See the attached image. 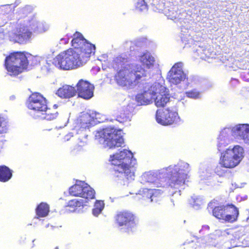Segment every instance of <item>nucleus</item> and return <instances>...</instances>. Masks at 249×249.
Here are the masks:
<instances>
[{
    "mask_svg": "<svg viewBox=\"0 0 249 249\" xmlns=\"http://www.w3.org/2000/svg\"><path fill=\"white\" fill-rule=\"evenodd\" d=\"M190 171L189 164L179 161L177 164L170 165L159 171L145 172L141 177V183H148L154 187L161 189L170 187L175 191L171 192L173 197L180 196L182 189L185 188V179Z\"/></svg>",
    "mask_w": 249,
    "mask_h": 249,
    "instance_id": "f257e3e1",
    "label": "nucleus"
},
{
    "mask_svg": "<svg viewBox=\"0 0 249 249\" xmlns=\"http://www.w3.org/2000/svg\"><path fill=\"white\" fill-rule=\"evenodd\" d=\"M71 40L73 49H70L63 52V70L77 68L85 64L95 50V46L89 43L79 32L73 34Z\"/></svg>",
    "mask_w": 249,
    "mask_h": 249,
    "instance_id": "f03ea898",
    "label": "nucleus"
},
{
    "mask_svg": "<svg viewBox=\"0 0 249 249\" xmlns=\"http://www.w3.org/2000/svg\"><path fill=\"white\" fill-rule=\"evenodd\" d=\"M110 161L113 166L111 170L114 180L121 185H127L134 179V165L136 160L130 150L123 149L110 155Z\"/></svg>",
    "mask_w": 249,
    "mask_h": 249,
    "instance_id": "7ed1b4c3",
    "label": "nucleus"
},
{
    "mask_svg": "<svg viewBox=\"0 0 249 249\" xmlns=\"http://www.w3.org/2000/svg\"><path fill=\"white\" fill-rule=\"evenodd\" d=\"M147 77L146 71L141 66L132 65L129 69L120 70L115 75L117 84L125 89H132L141 81L146 80Z\"/></svg>",
    "mask_w": 249,
    "mask_h": 249,
    "instance_id": "20e7f679",
    "label": "nucleus"
},
{
    "mask_svg": "<svg viewBox=\"0 0 249 249\" xmlns=\"http://www.w3.org/2000/svg\"><path fill=\"white\" fill-rule=\"evenodd\" d=\"M31 54L25 51H15L9 53L4 59L3 66L8 74L17 76L28 69V58Z\"/></svg>",
    "mask_w": 249,
    "mask_h": 249,
    "instance_id": "39448f33",
    "label": "nucleus"
},
{
    "mask_svg": "<svg viewBox=\"0 0 249 249\" xmlns=\"http://www.w3.org/2000/svg\"><path fill=\"white\" fill-rule=\"evenodd\" d=\"M95 140L105 147L109 149L121 147L124 143L120 129L109 127L98 131L95 135Z\"/></svg>",
    "mask_w": 249,
    "mask_h": 249,
    "instance_id": "423d86ee",
    "label": "nucleus"
},
{
    "mask_svg": "<svg viewBox=\"0 0 249 249\" xmlns=\"http://www.w3.org/2000/svg\"><path fill=\"white\" fill-rule=\"evenodd\" d=\"M249 128L248 124H239L231 127H225L220 133L218 138L217 149L221 152L233 138L242 140L245 137L247 129Z\"/></svg>",
    "mask_w": 249,
    "mask_h": 249,
    "instance_id": "0eeeda50",
    "label": "nucleus"
},
{
    "mask_svg": "<svg viewBox=\"0 0 249 249\" xmlns=\"http://www.w3.org/2000/svg\"><path fill=\"white\" fill-rule=\"evenodd\" d=\"M243 148L239 145L231 146L221 153L220 164L225 168H231L237 166L243 158Z\"/></svg>",
    "mask_w": 249,
    "mask_h": 249,
    "instance_id": "6e6552de",
    "label": "nucleus"
},
{
    "mask_svg": "<svg viewBox=\"0 0 249 249\" xmlns=\"http://www.w3.org/2000/svg\"><path fill=\"white\" fill-rule=\"evenodd\" d=\"M76 125L75 129L78 131L77 134L79 136L78 137L79 141L78 144L80 146L84 145L87 142V129H89V127L94 125L95 123L93 120V117L88 113H81V114L77 119L76 121Z\"/></svg>",
    "mask_w": 249,
    "mask_h": 249,
    "instance_id": "1a4fd4ad",
    "label": "nucleus"
},
{
    "mask_svg": "<svg viewBox=\"0 0 249 249\" xmlns=\"http://www.w3.org/2000/svg\"><path fill=\"white\" fill-rule=\"evenodd\" d=\"M165 87L159 83H155L152 85L145 83L143 87V92L138 94L136 100L141 105H148L153 102L158 92H164Z\"/></svg>",
    "mask_w": 249,
    "mask_h": 249,
    "instance_id": "9d476101",
    "label": "nucleus"
},
{
    "mask_svg": "<svg viewBox=\"0 0 249 249\" xmlns=\"http://www.w3.org/2000/svg\"><path fill=\"white\" fill-rule=\"evenodd\" d=\"M183 65L182 62L176 63L168 73L167 78L170 83L175 85L182 82V88L186 89L188 86L189 83L186 75L182 70Z\"/></svg>",
    "mask_w": 249,
    "mask_h": 249,
    "instance_id": "9b49d317",
    "label": "nucleus"
},
{
    "mask_svg": "<svg viewBox=\"0 0 249 249\" xmlns=\"http://www.w3.org/2000/svg\"><path fill=\"white\" fill-rule=\"evenodd\" d=\"M69 194L74 196L93 199L95 192L93 189L84 181L76 180V183L69 188Z\"/></svg>",
    "mask_w": 249,
    "mask_h": 249,
    "instance_id": "f8f14e48",
    "label": "nucleus"
},
{
    "mask_svg": "<svg viewBox=\"0 0 249 249\" xmlns=\"http://www.w3.org/2000/svg\"><path fill=\"white\" fill-rule=\"evenodd\" d=\"M27 107L31 110L37 112L47 111V104L46 98L40 93H32L27 100Z\"/></svg>",
    "mask_w": 249,
    "mask_h": 249,
    "instance_id": "ddd939ff",
    "label": "nucleus"
},
{
    "mask_svg": "<svg viewBox=\"0 0 249 249\" xmlns=\"http://www.w3.org/2000/svg\"><path fill=\"white\" fill-rule=\"evenodd\" d=\"M156 118L157 122L163 125L176 123L179 119L177 112L169 108L165 109L162 111L158 110Z\"/></svg>",
    "mask_w": 249,
    "mask_h": 249,
    "instance_id": "4468645a",
    "label": "nucleus"
},
{
    "mask_svg": "<svg viewBox=\"0 0 249 249\" xmlns=\"http://www.w3.org/2000/svg\"><path fill=\"white\" fill-rule=\"evenodd\" d=\"M116 220L119 226H124L128 232L132 231L137 225L135 216L129 212H123L118 214Z\"/></svg>",
    "mask_w": 249,
    "mask_h": 249,
    "instance_id": "2eb2a0df",
    "label": "nucleus"
},
{
    "mask_svg": "<svg viewBox=\"0 0 249 249\" xmlns=\"http://www.w3.org/2000/svg\"><path fill=\"white\" fill-rule=\"evenodd\" d=\"M78 96L89 100L93 96L94 86L87 81L81 79L76 85Z\"/></svg>",
    "mask_w": 249,
    "mask_h": 249,
    "instance_id": "dca6fc26",
    "label": "nucleus"
},
{
    "mask_svg": "<svg viewBox=\"0 0 249 249\" xmlns=\"http://www.w3.org/2000/svg\"><path fill=\"white\" fill-rule=\"evenodd\" d=\"M128 57L124 54L115 57L113 60L112 64L113 68L119 71L120 70L129 69L132 65H135V64H128Z\"/></svg>",
    "mask_w": 249,
    "mask_h": 249,
    "instance_id": "f3484780",
    "label": "nucleus"
},
{
    "mask_svg": "<svg viewBox=\"0 0 249 249\" xmlns=\"http://www.w3.org/2000/svg\"><path fill=\"white\" fill-rule=\"evenodd\" d=\"M32 36V32L27 27L23 26L18 29L15 35V38L19 44H24L30 40Z\"/></svg>",
    "mask_w": 249,
    "mask_h": 249,
    "instance_id": "a211bd4d",
    "label": "nucleus"
},
{
    "mask_svg": "<svg viewBox=\"0 0 249 249\" xmlns=\"http://www.w3.org/2000/svg\"><path fill=\"white\" fill-rule=\"evenodd\" d=\"M83 203L84 201L82 199L79 200L76 199L71 200L63 207V213H79L80 209H78V208L81 206L83 207Z\"/></svg>",
    "mask_w": 249,
    "mask_h": 249,
    "instance_id": "6ab92c4d",
    "label": "nucleus"
},
{
    "mask_svg": "<svg viewBox=\"0 0 249 249\" xmlns=\"http://www.w3.org/2000/svg\"><path fill=\"white\" fill-rule=\"evenodd\" d=\"M129 105L120 107L116 114L115 121L120 123H124L127 121H130L131 111Z\"/></svg>",
    "mask_w": 249,
    "mask_h": 249,
    "instance_id": "aec40b11",
    "label": "nucleus"
},
{
    "mask_svg": "<svg viewBox=\"0 0 249 249\" xmlns=\"http://www.w3.org/2000/svg\"><path fill=\"white\" fill-rule=\"evenodd\" d=\"M225 220L228 222H233L236 220L239 215L237 208L233 205H227L225 206Z\"/></svg>",
    "mask_w": 249,
    "mask_h": 249,
    "instance_id": "412c9836",
    "label": "nucleus"
},
{
    "mask_svg": "<svg viewBox=\"0 0 249 249\" xmlns=\"http://www.w3.org/2000/svg\"><path fill=\"white\" fill-rule=\"evenodd\" d=\"M163 190L161 189H143L142 191H140L141 194L142 195L143 197H145L150 200V202L157 201V199L154 200L155 197H157L159 195L161 194L163 192Z\"/></svg>",
    "mask_w": 249,
    "mask_h": 249,
    "instance_id": "4be33fe9",
    "label": "nucleus"
},
{
    "mask_svg": "<svg viewBox=\"0 0 249 249\" xmlns=\"http://www.w3.org/2000/svg\"><path fill=\"white\" fill-rule=\"evenodd\" d=\"M167 89L165 88L164 92H158L159 93L156 95L154 102L157 107H164L169 101L170 98L167 94Z\"/></svg>",
    "mask_w": 249,
    "mask_h": 249,
    "instance_id": "5701e85b",
    "label": "nucleus"
},
{
    "mask_svg": "<svg viewBox=\"0 0 249 249\" xmlns=\"http://www.w3.org/2000/svg\"><path fill=\"white\" fill-rule=\"evenodd\" d=\"M13 171L6 165H0V182H6L12 177Z\"/></svg>",
    "mask_w": 249,
    "mask_h": 249,
    "instance_id": "b1692460",
    "label": "nucleus"
},
{
    "mask_svg": "<svg viewBox=\"0 0 249 249\" xmlns=\"http://www.w3.org/2000/svg\"><path fill=\"white\" fill-rule=\"evenodd\" d=\"M49 211V206L45 202H41L36 209V213L37 218L46 217L48 215Z\"/></svg>",
    "mask_w": 249,
    "mask_h": 249,
    "instance_id": "393cba45",
    "label": "nucleus"
},
{
    "mask_svg": "<svg viewBox=\"0 0 249 249\" xmlns=\"http://www.w3.org/2000/svg\"><path fill=\"white\" fill-rule=\"evenodd\" d=\"M212 203H210L208 205V209H213V214L214 216L218 219H223L225 220V206H215L214 208L211 207Z\"/></svg>",
    "mask_w": 249,
    "mask_h": 249,
    "instance_id": "a878e982",
    "label": "nucleus"
},
{
    "mask_svg": "<svg viewBox=\"0 0 249 249\" xmlns=\"http://www.w3.org/2000/svg\"><path fill=\"white\" fill-rule=\"evenodd\" d=\"M139 59L142 64L145 66L147 68H150L151 66H153L155 61L154 58L149 52L143 53L142 55L140 56Z\"/></svg>",
    "mask_w": 249,
    "mask_h": 249,
    "instance_id": "bb28decb",
    "label": "nucleus"
},
{
    "mask_svg": "<svg viewBox=\"0 0 249 249\" xmlns=\"http://www.w3.org/2000/svg\"><path fill=\"white\" fill-rule=\"evenodd\" d=\"M76 90L73 87L70 85H63V98H70L73 97Z\"/></svg>",
    "mask_w": 249,
    "mask_h": 249,
    "instance_id": "cd10ccee",
    "label": "nucleus"
},
{
    "mask_svg": "<svg viewBox=\"0 0 249 249\" xmlns=\"http://www.w3.org/2000/svg\"><path fill=\"white\" fill-rule=\"evenodd\" d=\"M189 203L195 209L198 210L203 203L202 199L200 196H194L189 200Z\"/></svg>",
    "mask_w": 249,
    "mask_h": 249,
    "instance_id": "c85d7f7f",
    "label": "nucleus"
},
{
    "mask_svg": "<svg viewBox=\"0 0 249 249\" xmlns=\"http://www.w3.org/2000/svg\"><path fill=\"white\" fill-rule=\"evenodd\" d=\"M164 11L165 15L168 17V18H170L172 20H175L179 18V15L178 13L176 10L173 8H171L170 9L165 8Z\"/></svg>",
    "mask_w": 249,
    "mask_h": 249,
    "instance_id": "c756f323",
    "label": "nucleus"
},
{
    "mask_svg": "<svg viewBox=\"0 0 249 249\" xmlns=\"http://www.w3.org/2000/svg\"><path fill=\"white\" fill-rule=\"evenodd\" d=\"M6 132L7 128L5 127H2L1 129L0 130V154L4 152L6 147L4 137L2 135V134L6 133Z\"/></svg>",
    "mask_w": 249,
    "mask_h": 249,
    "instance_id": "7c9ffc66",
    "label": "nucleus"
},
{
    "mask_svg": "<svg viewBox=\"0 0 249 249\" xmlns=\"http://www.w3.org/2000/svg\"><path fill=\"white\" fill-rule=\"evenodd\" d=\"M45 114L44 116V118L47 120H52L55 119L58 113L57 111L52 110L50 109L47 108V111H45Z\"/></svg>",
    "mask_w": 249,
    "mask_h": 249,
    "instance_id": "2f4dec72",
    "label": "nucleus"
},
{
    "mask_svg": "<svg viewBox=\"0 0 249 249\" xmlns=\"http://www.w3.org/2000/svg\"><path fill=\"white\" fill-rule=\"evenodd\" d=\"M142 43L138 41L135 43L132 41H126L124 44V47L125 48L129 47L130 51H134L135 50V47H140L142 46Z\"/></svg>",
    "mask_w": 249,
    "mask_h": 249,
    "instance_id": "473e14b6",
    "label": "nucleus"
},
{
    "mask_svg": "<svg viewBox=\"0 0 249 249\" xmlns=\"http://www.w3.org/2000/svg\"><path fill=\"white\" fill-rule=\"evenodd\" d=\"M136 9L140 12L146 11L147 9V7L144 0H138L136 4Z\"/></svg>",
    "mask_w": 249,
    "mask_h": 249,
    "instance_id": "72a5a7b5",
    "label": "nucleus"
},
{
    "mask_svg": "<svg viewBox=\"0 0 249 249\" xmlns=\"http://www.w3.org/2000/svg\"><path fill=\"white\" fill-rule=\"evenodd\" d=\"M53 64L60 69H62V55H57L53 60Z\"/></svg>",
    "mask_w": 249,
    "mask_h": 249,
    "instance_id": "f704fd0d",
    "label": "nucleus"
},
{
    "mask_svg": "<svg viewBox=\"0 0 249 249\" xmlns=\"http://www.w3.org/2000/svg\"><path fill=\"white\" fill-rule=\"evenodd\" d=\"M186 94L188 97L193 99H198L200 98V93L196 89H193L186 92Z\"/></svg>",
    "mask_w": 249,
    "mask_h": 249,
    "instance_id": "c9c22d12",
    "label": "nucleus"
},
{
    "mask_svg": "<svg viewBox=\"0 0 249 249\" xmlns=\"http://www.w3.org/2000/svg\"><path fill=\"white\" fill-rule=\"evenodd\" d=\"M104 207V203L102 201L96 200L94 204V208H97L103 210Z\"/></svg>",
    "mask_w": 249,
    "mask_h": 249,
    "instance_id": "e433bc0d",
    "label": "nucleus"
},
{
    "mask_svg": "<svg viewBox=\"0 0 249 249\" xmlns=\"http://www.w3.org/2000/svg\"><path fill=\"white\" fill-rule=\"evenodd\" d=\"M242 141L246 143H249V128L247 129V131H246L245 137L243 138Z\"/></svg>",
    "mask_w": 249,
    "mask_h": 249,
    "instance_id": "4c0bfd02",
    "label": "nucleus"
},
{
    "mask_svg": "<svg viewBox=\"0 0 249 249\" xmlns=\"http://www.w3.org/2000/svg\"><path fill=\"white\" fill-rule=\"evenodd\" d=\"M220 167H217L215 169V172L219 176H222L225 174L224 171H220Z\"/></svg>",
    "mask_w": 249,
    "mask_h": 249,
    "instance_id": "58836bf2",
    "label": "nucleus"
},
{
    "mask_svg": "<svg viewBox=\"0 0 249 249\" xmlns=\"http://www.w3.org/2000/svg\"><path fill=\"white\" fill-rule=\"evenodd\" d=\"M102 212L101 209L94 208L92 210V213L94 216H98Z\"/></svg>",
    "mask_w": 249,
    "mask_h": 249,
    "instance_id": "ea45409f",
    "label": "nucleus"
},
{
    "mask_svg": "<svg viewBox=\"0 0 249 249\" xmlns=\"http://www.w3.org/2000/svg\"><path fill=\"white\" fill-rule=\"evenodd\" d=\"M56 94H57L59 97H62V89L61 88H59L57 91L56 92Z\"/></svg>",
    "mask_w": 249,
    "mask_h": 249,
    "instance_id": "a19ab883",
    "label": "nucleus"
},
{
    "mask_svg": "<svg viewBox=\"0 0 249 249\" xmlns=\"http://www.w3.org/2000/svg\"><path fill=\"white\" fill-rule=\"evenodd\" d=\"M41 26H42V24L41 23H36V28H35L34 31H36V30H39V32H41V30L40 28H41Z\"/></svg>",
    "mask_w": 249,
    "mask_h": 249,
    "instance_id": "79ce46f5",
    "label": "nucleus"
},
{
    "mask_svg": "<svg viewBox=\"0 0 249 249\" xmlns=\"http://www.w3.org/2000/svg\"><path fill=\"white\" fill-rule=\"evenodd\" d=\"M73 135V132H70L68 135H66L65 136L64 139L66 141H69L70 140V137H72Z\"/></svg>",
    "mask_w": 249,
    "mask_h": 249,
    "instance_id": "37998d69",
    "label": "nucleus"
},
{
    "mask_svg": "<svg viewBox=\"0 0 249 249\" xmlns=\"http://www.w3.org/2000/svg\"><path fill=\"white\" fill-rule=\"evenodd\" d=\"M3 122V118L0 115V127H2V123Z\"/></svg>",
    "mask_w": 249,
    "mask_h": 249,
    "instance_id": "c03bdc74",
    "label": "nucleus"
},
{
    "mask_svg": "<svg viewBox=\"0 0 249 249\" xmlns=\"http://www.w3.org/2000/svg\"><path fill=\"white\" fill-rule=\"evenodd\" d=\"M202 50L204 54H205L206 55H208V53H207L208 51L207 50H206V49H202Z\"/></svg>",
    "mask_w": 249,
    "mask_h": 249,
    "instance_id": "a18cd8bd",
    "label": "nucleus"
},
{
    "mask_svg": "<svg viewBox=\"0 0 249 249\" xmlns=\"http://www.w3.org/2000/svg\"><path fill=\"white\" fill-rule=\"evenodd\" d=\"M209 229V227L207 225H205L202 227V229L208 230Z\"/></svg>",
    "mask_w": 249,
    "mask_h": 249,
    "instance_id": "49530a36",
    "label": "nucleus"
},
{
    "mask_svg": "<svg viewBox=\"0 0 249 249\" xmlns=\"http://www.w3.org/2000/svg\"><path fill=\"white\" fill-rule=\"evenodd\" d=\"M67 36H68V40L67 41H65V44L68 43V39L70 37V36H68V35H67ZM70 37H71V35L70 36Z\"/></svg>",
    "mask_w": 249,
    "mask_h": 249,
    "instance_id": "de8ad7c7",
    "label": "nucleus"
},
{
    "mask_svg": "<svg viewBox=\"0 0 249 249\" xmlns=\"http://www.w3.org/2000/svg\"><path fill=\"white\" fill-rule=\"evenodd\" d=\"M54 107H55V108H56V107H57V105H54Z\"/></svg>",
    "mask_w": 249,
    "mask_h": 249,
    "instance_id": "09e8293b",
    "label": "nucleus"
},
{
    "mask_svg": "<svg viewBox=\"0 0 249 249\" xmlns=\"http://www.w3.org/2000/svg\"><path fill=\"white\" fill-rule=\"evenodd\" d=\"M46 30V29H44V30H43V31H44H44H45Z\"/></svg>",
    "mask_w": 249,
    "mask_h": 249,
    "instance_id": "8fccbe9b",
    "label": "nucleus"
},
{
    "mask_svg": "<svg viewBox=\"0 0 249 249\" xmlns=\"http://www.w3.org/2000/svg\"><path fill=\"white\" fill-rule=\"evenodd\" d=\"M55 249H58V248L57 247H56V248H55Z\"/></svg>",
    "mask_w": 249,
    "mask_h": 249,
    "instance_id": "3c124183",
    "label": "nucleus"
}]
</instances>
